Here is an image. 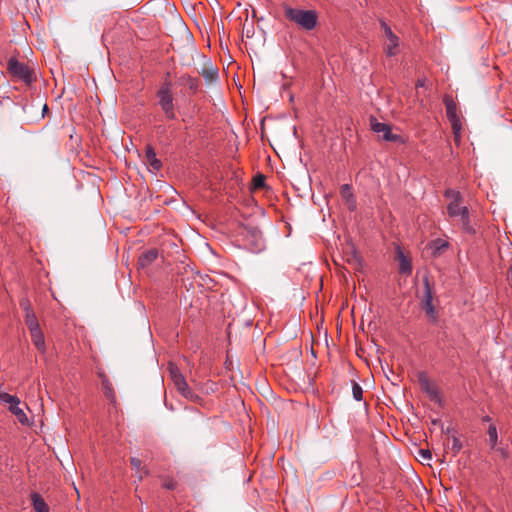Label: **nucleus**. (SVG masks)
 I'll return each mask as SVG.
<instances>
[{
    "label": "nucleus",
    "instance_id": "nucleus-1",
    "mask_svg": "<svg viewBox=\"0 0 512 512\" xmlns=\"http://www.w3.org/2000/svg\"><path fill=\"white\" fill-rule=\"evenodd\" d=\"M445 197L451 199L447 205L449 217L459 221L461 229L468 234H474L475 229L471 224L470 212L467 206L462 204V196L459 191L448 189L445 191Z\"/></svg>",
    "mask_w": 512,
    "mask_h": 512
},
{
    "label": "nucleus",
    "instance_id": "nucleus-2",
    "mask_svg": "<svg viewBox=\"0 0 512 512\" xmlns=\"http://www.w3.org/2000/svg\"><path fill=\"white\" fill-rule=\"evenodd\" d=\"M287 20L296 24L299 28L311 31L318 23V15L314 10L292 8L287 4L282 5Z\"/></svg>",
    "mask_w": 512,
    "mask_h": 512
},
{
    "label": "nucleus",
    "instance_id": "nucleus-3",
    "mask_svg": "<svg viewBox=\"0 0 512 512\" xmlns=\"http://www.w3.org/2000/svg\"><path fill=\"white\" fill-rule=\"evenodd\" d=\"M158 104L168 119H175L173 94L171 91V83L165 81L157 92Z\"/></svg>",
    "mask_w": 512,
    "mask_h": 512
},
{
    "label": "nucleus",
    "instance_id": "nucleus-4",
    "mask_svg": "<svg viewBox=\"0 0 512 512\" xmlns=\"http://www.w3.org/2000/svg\"><path fill=\"white\" fill-rule=\"evenodd\" d=\"M0 403L8 404L9 411L17 418L21 424L26 425L29 423L27 415L20 407L21 401L17 396L0 391Z\"/></svg>",
    "mask_w": 512,
    "mask_h": 512
},
{
    "label": "nucleus",
    "instance_id": "nucleus-5",
    "mask_svg": "<svg viewBox=\"0 0 512 512\" xmlns=\"http://www.w3.org/2000/svg\"><path fill=\"white\" fill-rule=\"evenodd\" d=\"M445 108H446V115L448 120L451 123L452 130L455 136V140L458 141L460 139V133H461V121L457 114V106L454 102L453 98L451 96L446 95L443 99Z\"/></svg>",
    "mask_w": 512,
    "mask_h": 512
},
{
    "label": "nucleus",
    "instance_id": "nucleus-6",
    "mask_svg": "<svg viewBox=\"0 0 512 512\" xmlns=\"http://www.w3.org/2000/svg\"><path fill=\"white\" fill-rule=\"evenodd\" d=\"M7 70L13 76L29 84L32 82V72L29 67L16 58H10L7 63Z\"/></svg>",
    "mask_w": 512,
    "mask_h": 512
},
{
    "label": "nucleus",
    "instance_id": "nucleus-7",
    "mask_svg": "<svg viewBox=\"0 0 512 512\" xmlns=\"http://www.w3.org/2000/svg\"><path fill=\"white\" fill-rule=\"evenodd\" d=\"M371 130L377 133L383 140L389 142H403L400 135L392 133L391 126L387 123L379 122L376 118L370 119Z\"/></svg>",
    "mask_w": 512,
    "mask_h": 512
},
{
    "label": "nucleus",
    "instance_id": "nucleus-8",
    "mask_svg": "<svg viewBox=\"0 0 512 512\" xmlns=\"http://www.w3.org/2000/svg\"><path fill=\"white\" fill-rule=\"evenodd\" d=\"M433 295L428 279L424 280V293L421 299L422 308L426 314L433 320H436V312L433 306Z\"/></svg>",
    "mask_w": 512,
    "mask_h": 512
},
{
    "label": "nucleus",
    "instance_id": "nucleus-9",
    "mask_svg": "<svg viewBox=\"0 0 512 512\" xmlns=\"http://www.w3.org/2000/svg\"><path fill=\"white\" fill-rule=\"evenodd\" d=\"M381 28L387 38L388 43L385 45V51L388 56H394L397 54V48L399 46V38L392 32L391 28L386 22L381 21Z\"/></svg>",
    "mask_w": 512,
    "mask_h": 512
},
{
    "label": "nucleus",
    "instance_id": "nucleus-10",
    "mask_svg": "<svg viewBox=\"0 0 512 512\" xmlns=\"http://www.w3.org/2000/svg\"><path fill=\"white\" fill-rule=\"evenodd\" d=\"M418 382L421 389L430 397L431 400H438L439 393L437 387L431 383L425 373H419Z\"/></svg>",
    "mask_w": 512,
    "mask_h": 512
},
{
    "label": "nucleus",
    "instance_id": "nucleus-11",
    "mask_svg": "<svg viewBox=\"0 0 512 512\" xmlns=\"http://www.w3.org/2000/svg\"><path fill=\"white\" fill-rule=\"evenodd\" d=\"M448 247V241L441 238L434 239L427 245V248L431 251L433 257H439L448 249Z\"/></svg>",
    "mask_w": 512,
    "mask_h": 512
},
{
    "label": "nucleus",
    "instance_id": "nucleus-12",
    "mask_svg": "<svg viewBox=\"0 0 512 512\" xmlns=\"http://www.w3.org/2000/svg\"><path fill=\"white\" fill-rule=\"evenodd\" d=\"M340 193L342 198L345 200L346 205L350 211H354L356 209V199L352 192L351 186L349 184H344L340 188Z\"/></svg>",
    "mask_w": 512,
    "mask_h": 512
},
{
    "label": "nucleus",
    "instance_id": "nucleus-13",
    "mask_svg": "<svg viewBox=\"0 0 512 512\" xmlns=\"http://www.w3.org/2000/svg\"><path fill=\"white\" fill-rule=\"evenodd\" d=\"M175 387L177 391L187 400L192 401L194 403H198L201 400V397L190 389L186 380L176 385Z\"/></svg>",
    "mask_w": 512,
    "mask_h": 512
},
{
    "label": "nucleus",
    "instance_id": "nucleus-14",
    "mask_svg": "<svg viewBox=\"0 0 512 512\" xmlns=\"http://www.w3.org/2000/svg\"><path fill=\"white\" fill-rule=\"evenodd\" d=\"M146 163L154 170L159 171L162 167L161 161L157 158L155 150L152 146L147 145L145 150Z\"/></svg>",
    "mask_w": 512,
    "mask_h": 512
},
{
    "label": "nucleus",
    "instance_id": "nucleus-15",
    "mask_svg": "<svg viewBox=\"0 0 512 512\" xmlns=\"http://www.w3.org/2000/svg\"><path fill=\"white\" fill-rule=\"evenodd\" d=\"M158 258L157 249H150L139 256L138 263L141 268L149 267Z\"/></svg>",
    "mask_w": 512,
    "mask_h": 512
},
{
    "label": "nucleus",
    "instance_id": "nucleus-16",
    "mask_svg": "<svg viewBox=\"0 0 512 512\" xmlns=\"http://www.w3.org/2000/svg\"><path fill=\"white\" fill-rule=\"evenodd\" d=\"M178 84L182 86H188L193 92L199 89L200 81L197 78L191 77L189 74H183L178 79Z\"/></svg>",
    "mask_w": 512,
    "mask_h": 512
},
{
    "label": "nucleus",
    "instance_id": "nucleus-17",
    "mask_svg": "<svg viewBox=\"0 0 512 512\" xmlns=\"http://www.w3.org/2000/svg\"><path fill=\"white\" fill-rule=\"evenodd\" d=\"M30 333H31L32 342L35 345V347L40 352H42V353L45 352V349H46L45 339H44V335H43V332L41 331V329L38 328L35 330H31Z\"/></svg>",
    "mask_w": 512,
    "mask_h": 512
},
{
    "label": "nucleus",
    "instance_id": "nucleus-18",
    "mask_svg": "<svg viewBox=\"0 0 512 512\" xmlns=\"http://www.w3.org/2000/svg\"><path fill=\"white\" fill-rule=\"evenodd\" d=\"M31 500L35 512H49L48 505L38 493H32Z\"/></svg>",
    "mask_w": 512,
    "mask_h": 512
},
{
    "label": "nucleus",
    "instance_id": "nucleus-19",
    "mask_svg": "<svg viewBox=\"0 0 512 512\" xmlns=\"http://www.w3.org/2000/svg\"><path fill=\"white\" fill-rule=\"evenodd\" d=\"M168 372H169L170 378H171L174 386H176L186 380L185 377L183 376V374L180 372L177 365H175L173 363H169Z\"/></svg>",
    "mask_w": 512,
    "mask_h": 512
},
{
    "label": "nucleus",
    "instance_id": "nucleus-20",
    "mask_svg": "<svg viewBox=\"0 0 512 512\" xmlns=\"http://www.w3.org/2000/svg\"><path fill=\"white\" fill-rule=\"evenodd\" d=\"M398 259H399V270L401 273L409 274L412 271V266L410 261L404 256L403 252L398 250Z\"/></svg>",
    "mask_w": 512,
    "mask_h": 512
},
{
    "label": "nucleus",
    "instance_id": "nucleus-21",
    "mask_svg": "<svg viewBox=\"0 0 512 512\" xmlns=\"http://www.w3.org/2000/svg\"><path fill=\"white\" fill-rule=\"evenodd\" d=\"M25 323L29 331L40 328L37 317L34 312H29L25 314Z\"/></svg>",
    "mask_w": 512,
    "mask_h": 512
},
{
    "label": "nucleus",
    "instance_id": "nucleus-22",
    "mask_svg": "<svg viewBox=\"0 0 512 512\" xmlns=\"http://www.w3.org/2000/svg\"><path fill=\"white\" fill-rule=\"evenodd\" d=\"M102 386L104 389L105 396L107 398H109L111 401H114L115 400V392H114L112 384L106 377H103V379H102Z\"/></svg>",
    "mask_w": 512,
    "mask_h": 512
},
{
    "label": "nucleus",
    "instance_id": "nucleus-23",
    "mask_svg": "<svg viewBox=\"0 0 512 512\" xmlns=\"http://www.w3.org/2000/svg\"><path fill=\"white\" fill-rule=\"evenodd\" d=\"M489 443L492 449L496 448L498 442L497 428L494 424H491L488 428Z\"/></svg>",
    "mask_w": 512,
    "mask_h": 512
},
{
    "label": "nucleus",
    "instance_id": "nucleus-24",
    "mask_svg": "<svg viewBox=\"0 0 512 512\" xmlns=\"http://www.w3.org/2000/svg\"><path fill=\"white\" fill-rule=\"evenodd\" d=\"M352 394L356 401H361L363 398V389L357 382L352 384Z\"/></svg>",
    "mask_w": 512,
    "mask_h": 512
},
{
    "label": "nucleus",
    "instance_id": "nucleus-25",
    "mask_svg": "<svg viewBox=\"0 0 512 512\" xmlns=\"http://www.w3.org/2000/svg\"><path fill=\"white\" fill-rule=\"evenodd\" d=\"M202 75L205 79L207 80H210V81H214L216 80L217 76H218V70L216 68H211L209 70H204L202 72Z\"/></svg>",
    "mask_w": 512,
    "mask_h": 512
},
{
    "label": "nucleus",
    "instance_id": "nucleus-26",
    "mask_svg": "<svg viewBox=\"0 0 512 512\" xmlns=\"http://www.w3.org/2000/svg\"><path fill=\"white\" fill-rule=\"evenodd\" d=\"M265 186V176L262 174H258L253 178V187L255 189H260Z\"/></svg>",
    "mask_w": 512,
    "mask_h": 512
},
{
    "label": "nucleus",
    "instance_id": "nucleus-27",
    "mask_svg": "<svg viewBox=\"0 0 512 512\" xmlns=\"http://www.w3.org/2000/svg\"><path fill=\"white\" fill-rule=\"evenodd\" d=\"M462 449V443L460 440L456 437H452V443H451V450L453 451V454L456 455L459 453V451Z\"/></svg>",
    "mask_w": 512,
    "mask_h": 512
},
{
    "label": "nucleus",
    "instance_id": "nucleus-28",
    "mask_svg": "<svg viewBox=\"0 0 512 512\" xmlns=\"http://www.w3.org/2000/svg\"><path fill=\"white\" fill-rule=\"evenodd\" d=\"M20 307L24 310L25 314L29 312H34L31 303L28 299L24 298L20 301Z\"/></svg>",
    "mask_w": 512,
    "mask_h": 512
},
{
    "label": "nucleus",
    "instance_id": "nucleus-29",
    "mask_svg": "<svg viewBox=\"0 0 512 512\" xmlns=\"http://www.w3.org/2000/svg\"><path fill=\"white\" fill-rule=\"evenodd\" d=\"M141 460L136 458V457H133L131 458V465L132 467L138 472L140 473V470H141Z\"/></svg>",
    "mask_w": 512,
    "mask_h": 512
},
{
    "label": "nucleus",
    "instance_id": "nucleus-30",
    "mask_svg": "<svg viewBox=\"0 0 512 512\" xmlns=\"http://www.w3.org/2000/svg\"><path fill=\"white\" fill-rule=\"evenodd\" d=\"M419 454L424 460H431L432 458L430 450L420 449Z\"/></svg>",
    "mask_w": 512,
    "mask_h": 512
},
{
    "label": "nucleus",
    "instance_id": "nucleus-31",
    "mask_svg": "<svg viewBox=\"0 0 512 512\" xmlns=\"http://www.w3.org/2000/svg\"><path fill=\"white\" fill-rule=\"evenodd\" d=\"M499 451L501 452V454L504 458H506L508 456L507 452L504 449H499Z\"/></svg>",
    "mask_w": 512,
    "mask_h": 512
},
{
    "label": "nucleus",
    "instance_id": "nucleus-32",
    "mask_svg": "<svg viewBox=\"0 0 512 512\" xmlns=\"http://www.w3.org/2000/svg\"><path fill=\"white\" fill-rule=\"evenodd\" d=\"M165 487L168 488V489H173L174 488V484L173 483H166Z\"/></svg>",
    "mask_w": 512,
    "mask_h": 512
},
{
    "label": "nucleus",
    "instance_id": "nucleus-33",
    "mask_svg": "<svg viewBox=\"0 0 512 512\" xmlns=\"http://www.w3.org/2000/svg\"><path fill=\"white\" fill-rule=\"evenodd\" d=\"M482 420H483L484 422H489V421H491V418H490L489 416H484V417L482 418Z\"/></svg>",
    "mask_w": 512,
    "mask_h": 512
},
{
    "label": "nucleus",
    "instance_id": "nucleus-34",
    "mask_svg": "<svg viewBox=\"0 0 512 512\" xmlns=\"http://www.w3.org/2000/svg\"><path fill=\"white\" fill-rule=\"evenodd\" d=\"M48 109L47 105L45 104L44 107H43V112H46Z\"/></svg>",
    "mask_w": 512,
    "mask_h": 512
}]
</instances>
